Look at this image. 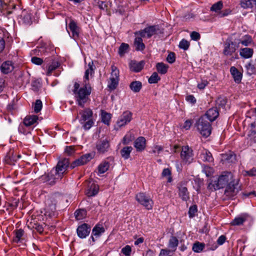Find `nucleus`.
<instances>
[{
    "mask_svg": "<svg viewBox=\"0 0 256 256\" xmlns=\"http://www.w3.org/2000/svg\"><path fill=\"white\" fill-rule=\"evenodd\" d=\"M69 160L64 158L60 160L55 168H53L48 174H42L41 178L44 182H47L50 185L54 184L56 181L60 180L69 166Z\"/></svg>",
    "mask_w": 256,
    "mask_h": 256,
    "instance_id": "obj_1",
    "label": "nucleus"
},
{
    "mask_svg": "<svg viewBox=\"0 0 256 256\" xmlns=\"http://www.w3.org/2000/svg\"><path fill=\"white\" fill-rule=\"evenodd\" d=\"M72 92L78 104L80 107L84 108V104L89 100V96L92 92V88L86 86H83L82 88H80V84L75 82Z\"/></svg>",
    "mask_w": 256,
    "mask_h": 256,
    "instance_id": "obj_2",
    "label": "nucleus"
},
{
    "mask_svg": "<svg viewBox=\"0 0 256 256\" xmlns=\"http://www.w3.org/2000/svg\"><path fill=\"white\" fill-rule=\"evenodd\" d=\"M233 179L232 174L230 172H224L220 176L217 180H212L208 186V188L211 190H216L224 188L228 181Z\"/></svg>",
    "mask_w": 256,
    "mask_h": 256,
    "instance_id": "obj_3",
    "label": "nucleus"
},
{
    "mask_svg": "<svg viewBox=\"0 0 256 256\" xmlns=\"http://www.w3.org/2000/svg\"><path fill=\"white\" fill-rule=\"evenodd\" d=\"M196 126L198 130L203 136L207 138L211 134V124L206 120V116H200L196 123Z\"/></svg>",
    "mask_w": 256,
    "mask_h": 256,
    "instance_id": "obj_4",
    "label": "nucleus"
},
{
    "mask_svg": "<svg viewBox=\"0 0 256 256\" xmlns=\"http://www.w3.org/2000/svg\"><path fill=\"white\" fill-rule=\"evenodd\" d=\"M164 33V30L160 29L158 25H154L146 27L144 30L136 32L135 34H139L141 37L150 38L156 34Z\"/></svg>",
    "mask_w": 256,
    "mask_h": 256,
    "instance_id": "obj_5",
    "label": "nucleus"
},
{
    "mask_svg": "<svg viewBox=\"0 0 256 256\" xmlns=\"http://www.w3.org/2000/svg\"><path fill=\"white\" fill-rule=\"evenodd\" d=\"M238 180L232 179L227 185L224 191L226 196L230 198L234 196L240 190Z\"/></svg>",
    "mask_w": 256,
    "mask_h": 256,
    "instance_id": "obj_6",
    "label": "nucleus"
},
{
    "mask_svg": "<svg viewBox=\"0 0 256 256\" xmlns=\"http://www.w3.org/2000/svg\"><path fill=\"white\" fill-rule=\"evenodd\" d=\"M136 200L146 209L152 210L153 206V201L152 198L147 196L144 193L140 192L136 195Z\"/></svg>",
    "mask_w": 256,
    "mask_h": 256,
    "instance_id": "obj_7",
    "label": "nucleus"
},
{
    "mask_svg": "<svg viewBox=\"0 0 256 256\" xmlns=\"http://www.w3.org/2000/svg\"><path fill=\"white\" fill-rule=\"evenodd\" d=\"M94 157L92 154L88 153L82 156L80 158L74 161L70 166V168L72 169L74 168L85 164L90 161Z\"/></svg>",
    "mask_w": 256,
    "mask_h": 256,
    "instance_id": "obj_8",
    "label": "nucleus"
},
{
    "mask_svg": "<svg viewBox=\"0 0 256 256\" xmlns=\"http://www.w3.org/2000/svg\"><path fill=\"white\" fill-rule=\"evenodd\" d=\"M238 44L227 40L224 44L223 54L226 56H232L238 48Z\"/></svg>",
    "mask_w": 256,
    "mask_h": 256,
    "instance_id": "obj_9",
    "label": "nucleus"
},
{
    "mask_svg": "<svg viewBox=\"0 0 256 256\" xmlns=\"http://www.w3.org/2000/svg\"><path fill=\"white\" fill-rule=\"evenodd\" d=\"M254 222L253 218L246 214H242L236 217L230 224H242L243 223L250 224Z\"/></svg>",
    "mask_w": 256,
    "mask_h": 256,
    "instance_id": "obj_10",
    "label": "nucleus"
},
{
    "mask_svg": "<svg viewBox=\"0 0 256 256\" xmlns=\"http://www.w3.org/2000/svg\"><path fill=\"white\" fill-rule=\"evenodd\" d=\"M132 113L128 110L123 112L117 122L118 126L122 127L130 122L132 119Z\"/></svg>",
    "mask_w": 256,
    "mask_h": 256,
    "instance_id": "obj_11",
    "label": "nucleus"
},
{
    "mask_svg": "<svg viewBox=\"0 0 256 256\" xmlns=\"http://www.w3.org/2000/svg\"><path fill=\"white\" fill-rule=\"evenodd\" d=\"M110 143L107 139L100 140L96 144V148L100 154H104L110 148Z\"/></svg>",
    "mask_w": 256,
    "mask_h": 256,
    "instance_id": "obj_12",
    "label": "nucleus"
},
{
    "mask_svg": "<svg viewBox=\"0 0 256 256\" xmlns=\"http://www.w3.org/2000/svg\"><path fill=\"white\" fill-rule=\"evenodd\" d=\"M180 156L184 161L190 163L193 159L192 150L188 146H184L182 148Z\"/></svg>",
    "mask_w": 256,
    "mask_h": 256,
    "instance_id": "obj_13",
    "label": "nucleus"
},
{
    "mask_svg": "<svg viewBox=\"0 0 256 256\" xmlns=\"http://www.w3.org/2000/svg\"><path fill=\"white\" fill-rule=\"evenodd\" d=\"M91 231L90 225H79L76 228L78 236L80 238H84L88 236Z\"/></svg>",
    "mask_w": 256,
    "mask_h": 256,
    "instance_id": "obj_14",
    "label": "nucleus"
},
{
    "mask_svg": "<svg viewBox=\"0 0 256 256\" xmlns=\"http://www.w3.org/2000/svg\"><path fill=\"white\" fill-rule=\"evenodd\" d=\"M68 29L72 32L70 37L76 40L78 38L80 28L78 26L77 24L73 20H71L68 24Z\"/></svg>",
    "mask_w": 256,
    "mask_h": 256,
    "instance_id": "obj_15",
    "label": "nucleus"
},
{
    "mask_svg": "<svg viewBox=\"0 0 256 256\" xmlns=\"http://www.w3.org/2000/svg\"><path fill=\"white\" fill-rule=\"evenodd\" d=\"M178 196L184 201H188L190 199V194L187 188L182 183L178 184Z\"/></svg>",
    "mask_w": 256,
    "mask_h": 256,
    "instance_id": "obj_16",
    "label": "nucleus"
},
{
    "mask_svg": "<svg viewBox=\"0 0 256 256\" xmlns=\"http://www.w3.org/2000/svg\"><path fill=\"white\" fill-rule=\"evenodd\" d=\"M14 236L12 238L14 243L18 244L22 242L24 240V232L22 228H16L14 232Z\"/></svg>",
    "mask_w": 256,
    "mask_h": 256,
    "instance_id": "obj_17",
    "label": "nucleus"
},
{
    "mask_svg": "<svg viewBox=\"0 0 256 256\" xmlns=\"http://www.w3.org/2000/svg\"><path fill=\"white\" fill-rule=\"evenodd\" d=\"M219 116V112L217 108H210L204 115L202 116H206V120H209L210 122H212L216 120V119Z\"/></svg>",
    "mask_w": 256,
    "mask_h": 256,
    "instance_id": "obj_18",
    "label": "nucleus"
},
{
    "mask_svg": "<svg viewBox=\"0 0 256 256\" xmlns=\"http://www.w3.org/2000/svg\"><path fill=\"white\" fill-rule=\"evenodd\" d=\"M146 139L144 137H138L134 142V146L136 151L142 152L146 148Z\"/></svg>",
    "mask_w": 256,
    "mask_h": 256,
    "instance_id": "obj_19",
    "label": "nucleus"
},
{
    "mask_svg": "<svg viewBox=\"0 0 256 256\" xmlns=\"http://www.w3.org/2000/svg\"><path fill=\"white\" fill-rule=\"evenodd\" d=\"M144 64V62L143 61L140 62H137L135 60L131 61L130 64V68L132 71L138 72L143 68Z\"/></svg>",
    "mask_w": 256,
    "mask_h": 256,
    "instance_id": "obj_20",
    "label": "nucleus"
},
{
    "mask_svg": "<svg viewBox=\"0 0 256 256\" xmlns=\"http://www.w3.org/2000/svg\"><path fill=\"white\" fill-rule=\"evenodd\" d=\"M230 72L234 82L238 84L240 82L242 76V73L234 66L230 68Z\"/></svg>",
    "mask_w": 256,
    "mask_h": 256,
    "instance_id": "obj_21",
    "label": "nucleus"
},
{
    "mask_svg": "<svg viewBox=\"0 0 256 256\" xmlns=\"http://www.w3.org/2000/svg\"><path fill=\"white\" fill-rule=\"evenodd\" d=\"M20 155L16 156V154H14V152L10 151L6 156L4 160L6 162L10 165H14L18 158H20Z\"/></svg>",
    "mask_w": 256,
    "mask_h": 256,
    "instance_id": "obj_22",
    "label": "nucleus"
},
{
    "mask_svg": "<svg viewBox=\"0 0 256 256\" xmlns=\"http://www.w3.org/2000/svg\"><path fill=\"white\" fill-rule=\"evenodd\" d=\"M80 114L82 115V118L80 120L82 124H83L87 120L91 119L90 118L92 116V112L90 108H86L80 112Z\"/></svg>",
    "mask_w": 256,
    "mask_h": 256,
    "instance_id": "obj_23",
    "label": "nucleus"
},
{
    "mask_svg": "<svg viewBox=\"0 0 256 256\" xmlns=\"http://www.w3.org/2000/svg\"><path fill=\"white\" fill-rule=\"evenodd\" d=\"M14 69L12 63L11 61H6L2 64L0 66V70L2 73L8 74Z\"/></svg>",
    "mask_w": 256,
    "mask_h": 256,
    "instance_id": "obj_24",
    "label": "nucleus"
},
{
    "mask_svg": "<svg viewBox=\"0 0 256 256\" xmlns=\"http://www.w3.org/2000/svg\"><path fill=\"white\" fill-rule=\"evenodd\" d=\"M253 54V49L248 48H242L240 51V56L244 58H252Z\"/></svg>",
    "mask_w": 256,
    "mask_h": 256,
    "instance_id": "obj_25",
    "label": "nucleus"
},
{
    "mask_svg": "<svg viewBox=\"0 0 256 256\" xmlns=\"http://www.w3.org/2000/svg\"><path fill=\"white\" fill-rule=\"evenodd\" d=\"M178 244V240L175 236H171L168 242V247L169 248L174 252L177 248Z\"/></svg>",
    "mask_w": 256,
    "mask_h": 256,
    "instance_id": "obj_26",
    "label": "nucleus"
},
{
    "mask_svg": "<svg viewBox=\"0 0 256 256\" xmlns=\"http://www.w3.org/2000/svg\"><path fill=\"white\" fill-rule=\"evenodd\" d=\"M38 120V116L36 115L27 116L24 120V123L26 126H30L36 122Z\"/></svg>",
    "mask_w": 256,
    "mask_h": 256,
    "instance_id": "obj_27",
    "label": "nucleus"
},
{
    "mask_svg": "<svg viewBox=\"0 0 256 256\" xmlns=\"http://www.w3.org/2000/svg\"><path fill=\"white\" fill-rule=\"evenodd\" d=\"M222 8L223 2L220 0L213 4L210 8V10L216 13V16H218Z\"/></svg>",
    "mask_w": 256,
    "mask_h": 256,
    "instance_id": "obj_28",
    "label": "nucleus"
},
{
    "mask_svg": "<svg viewBox=\"0 0 256 256\" xmlns=\"http://www.w3.org/2000/svg\"><path fill=\"white\" fill-rule=\"evenodd\" d=\"M98 186L94 183H92L88 186L86 194L88 196H92L96 195L98 194Z\"/></svg>",
    "mask_w": 256,
    "mask_h": 256,
    "instance_id": "obj_29",
    "label": "nucleus"
},
{
    "mask_svg": "<svg viewBox=\"0 0 256 256\" xmlns=\"http://www.w3.org/2000/svg\"><path fill=\"white\" fill-rule=\"evenodd\" d=\"M134 46L135 49L137 51H142L145 48V44L142 42V40L140 37H136L134 39Z\"/></svg>",
    "mask_w": 256,
    "mask_h": 256,
    "instance_id": "obj_30",
    "label": "nucleus"
},
{
    "mask_svg": "<svg viewBox=\"0 0 256 256\" xmlns=\"http://www.w3.org/2000/svg\"><path fill=\"white\" fill-rule=\"evenodd\" d=\"M256 0H240V5L244 9L252 8L255 6Z\"/></svg>",
    "mask_w": 256,
    "mask_h": 256,
    "instance_id": "obj_31",
    "label": "nucleus"
},
{
    "mask_svg": "<svg viewBox=\"0 0 256 256\" xmlns=\"http://www.w3.org/2000/svg\"><path fill=\"white\" fill-rule=\"evenodd\" d=\"M130 90L134 92H139L142 88V84L140 81H134L130 85Z\"/></svg>",
    "mask_w": 256,
    "mask_h": 256,
    "instance_id": "obj_32",
    "label": "nucleus"
},
{
    "mask_svg": "<svg viewBox=\"0 0 256 256\" xmlns=\"http://www.w3.org/2000/svg\"><path fill=\"white\" fill-rule=\"evenodd\" d=\"M132 150L133 148L132 146L124 147L120 151L122 156L124 160L128 159Z\"/></svg>",
    "mask_w": 256,
    "mask_h": 256,
    "instance_id": "obj_33",
    "label": "nucleus"
},
{
    "mask_svg": "<svg viewBox=\"0 0 256 256\" xmlns=\"http://www.w3.org/2000/svg\"><path fill=\"white\" fill-rule=\"evenodd\" d=\"M200 158L204 162H212L214 160L212 154L207 150L200 154Z\"/></svg>",
    "mask_w": 256,
    "mask_h": 256,
    "instance_id": "obj_34",
    "label": "nucleus"
},
{
    "mask_svg": "<svg viewBox=\"0 0 256 256\" xmlns=\"http://www.w3.org/2000/svg\"><path fill=\"white\" fill-rule=\"evenodd\" d=\"M110 168V163L104 160L98 166V172L100 174L106 172Z\"/></svg>",
    "mask_w": 256,
    "mask_h": 256,
    "instance_id": "obj_35",
    "label": "nucleus"
},
{
    "mask_svg": "<svg viewBox=\"0 0 256 256\" xmlns=\"http://www.w3.org/2000/svg\"><path fill=\"white\" fill-rule=\"evenodd\" d=\"M104 232V228L99 225H96L92 230V234L96 238L99 237Z\"/></svg>",
    "mask_w": 256,
    "mask_h": 256,
    "instance_id": "obj_36",
    "label": "nucleus"
},
{
    "mask_svg": "<svg viewBox=\"0 0 256 256\" xmlns=\"http://www.w3.org/2000/svg\"><path fill=\"white\" fill-rule=\"evenodd\" d=\"M86 211L84 209H80L76 210L74 212L76 218L77 220H82L85 218L86 216Z\"/></svg>",
    "mask_w": 256,
    "mask_h": 256,
    "instance_id": "obj_37",
    "label": "nucleus"
},
{
    "mask_svg": "<svg viewBox=\"0 0 256 256\" xmlns=\"http://www.w3.org/2000/svg\"><path fill=\"white\" fill-rule=\"evenodd\" d=\"M56 208L55 205L52 204L46 208L44 214L49 217L54 216L56 214Z\"/></svg>",
    "mask_w": 256,
    "mask_h": 256,
    "instance_id": "obj_38",
    "label": "nucleus"
},
{
    "mask_svg": "<svg viewBox=\"0 0 256 256\" xmlns=\"http://www.w3.org/2000/svg\"><path fill=\"white\" fill-rule=\"evenodd\" d=\"M205 248V244L204 243L196 242L192 246V250L196 252H200L203 250Z\"/></svg>",
    "mask_w": 256,
    "mask_h": 256,
    "instance_id": "obj_39",
    "label": "nucleus"
},
{
    "mask_svg": "<svg viewBox=\"0 0 256 256\" xmlns=\"http://www.w3.org/2000/svg\"><path fill=\"white\" fill-rule=\"evenodd\" d=\"M129 45L126 43H122L118 48V54L122 56L129 51Z\"/></svg>",
    "mask_w": 256,
    "mask_h": 256,
    "instance_id": "obj_40",
    "label": "nucleus"
},
{
    "mask_svg": "<svg viewBox=\"0 0 256 256\" xmlns=\"http://www.w3.org/2000/svg\"><path fill=\"white\" fill-rule=\"evenodd\" d=\"M156 67L158 72L161 74H165L167 72L168 68V66L162 62L158 63Z\"/></svg>",
    "mask_w": 256,
    "mask_h": 256,
    "instance_id": "obj_41",
    "label": "nucleus"
},
{
    "mask_svg": "<svg viewBox=\"0 0 256 256\" xmlns=\"http://www.w3.org/2000/svg\"><path fill=\"white\" fill-rule=\"evenodd\" d=\"M60 66V63L57 61H53L48 66L46 74L50 76L52 72Z\"/></svg>",
    "mask_w": 256,
    "mask_h": 256,
    "instance_id": "obj_42",
    "label": "nucleus"
},
{
    "mask_svg": "<svg viewBox=\"0 0 256 256\" xmlns=\"http://www.w3.org/2000/svg\"><path fill=\"white\" fill-rule=\"evenodd\" d=\"M118 79L114 78L113 77H110V81L108 84V87L111 90H114L116 88L118 84Z\"/></svg>",
    "mask_w": 256,
    "mask_h": 256,
    "instance_id": "obj_43",
    "label": "nucleus"
},
{
    "mask_svg": "<svg viewBox=\"0 0 256 256\" xmlns=\"http://www.w3.org/2000/svg\"><path fill=\"white\" fill-rule=\"evenodd\" d=\"M252 42V40L251 37L248 35H246L243 39L240 40L238 44H239L240 43L244 46H248L250 45Z\"/></svg>",
    "mask_w": 256,
    "mask_h": 256,
    "instance_id": "obj_44",
    "label": "nucleus"
},
{
    "mask_svg": "<svg viewBox=\"0 0 256 256\" xmlns=\"http://www.w3.org/2000/svg\"><path fill=\"white\" fill-rule=\"evenodd\" d=\"M160 78L159 77L158 74L154 72L148 78V81L150 84H156L160 80Z\"/></svg>",
    "mask_w": 256,
    "mask_h": 256,
    "instance_id": "obj_45",
    "label": "nucleus"
},
{
    "mask_svg": "<svg viewBox=\"0 0 256 256\" xmlns=\"http://www.w3.org/2000/svg\"><path fill=\"white\" fill-rule=\"evenodd\" d=\"M28 126H25L24 122L23 124H20L18 128L19 132L25 135L30 133V130L29 128H27Z\"/></svg>",
    "mask_w": 256,
    "mask_h": 256,
    "instance_id": "obj_46",
    "label": "nucleus"
},
{
    "mask_svg": "<svg viewBox=\"0 0 256 256\" xmlns=\"http://www.w3.org/2000/svg\"><path fill=\"white\" fill-rule=\"evenodd\" d=\"M162 176L164 177L168 176V182H171L172 181V177L171 176V171L168 168H164L162 172Z\"/></svg>",
    "mask_w": 256,
    "mask_h": 256,
    "instance_id": "obj_47",
    "label": "nucleus"
},
{
    "mask_svg": "<svg viewBox=\"0 0 256 256\" xmlns=\"http://www.w3.org/2000/svg\"><path fill=\"white\" fill-rule=\"evenodd\" d=\"M110 114H108L107 112L102 113V120L104 124L108 125L110 124Z\"/></svg>",
    "mask_w": 256,
    "mask_h": 256,
    "instance_id": "obj_48",
    "label": "nucleus"
},
{
    "mask_svg": "<svg viewBox=\"0 0 256 256\" xmlns=\"http://www.w3.org/2000/svg\"><path fill=\"white\" fill-rule=\"evenodd\" d=\"M42 102L40 100H36L34 107V112L38 113L39 112H40L42 110Z\"/></svg>",
    "mask_w": 256,
    "mask_h": 256,
    "instance_id": "obj_49",
    "label": "nucleus"
},
{
    "mask_svg": "<svg viewBox=\"0 0 256 256\" xmlns=\"http://www.w3.org/2000/svg\"><path fill=\"white\" fill-rule=\"evenodd\" d=\"M28 228L30 229H34V231H36L40 234H42L44 231L42 225H28Z\"/></svg>",
    "mask_w": 256,
    "mask_h": 256,
    "instance_id": "obj_50",
    "label": "nucleus"
},
{
    "mask_svg": "<svg viewBox=\"0 0 256 256\" xmlns=\"http://www.w3.org/2000/svg\"><path fill=\"white\" fill-rule=\"evenodd\" d=\"M174 253L170 249H162L158 256H172Z\"/></svg>",
    "mask_w": 256,
    "mask_h": 256,
    "instance_id": "obj_51",
    "label": "nucleus"
},
{
    "mask_svg": "<svg viewBox=\"0 0 256 256\" xmlns=\"http://www.w3.org/2000/svg\"><path fill=\"white\" fill-rule=\"evenodd\" d=\"M112 72L110 77L118 79L119 78V70L118 68L114 65H112L111 66Z\"/></svg>",
    "mask_w": 256,
    "mask_h": 256,
    "instance_id": "obj_52",
    "label": "nucleus"
},
{
    "mask_svg": "<svg viewBox=\"0 0 256 256\" xmlns=\"http://www.w3.org/2000/svg\"><path fill=\"white\" fill-rule=\"evenodd\" d=\"M246 68L247 70V73L249 75H252L255 73L256 68L254 64L249 62L247 65H246Z\"/></svg>",
    "mask_w": 256,
    "mask_h": 256,
    "instance_id": "obj_53",
    "label": "nucleus"
},
{
    "mask_svg": "<svg viewBox=\"0 0 256 256\" xmlns=\"http://www.w3.org/2000/svg\"><path fill=\"white\" fill-rule=\"evenodd\" d=\"M189 46L190 42L184 39L182 40L180 42V48L183 49L184 50H187Z\"/></svg>",
    "mask_w": 256,
    "mask_h": 256,
    "instance_id": "obj_54",
    "label": "nucleus"
},
{
    "mask_svg": "<svg viewBox=\"0 0 256 256\" xmlns=\"http://www.w3.org/2000/svg\"><path fill=\"white\" fill-rule=\"evenodd\" d=\"M121 252L125 256H130L132 248L130 246L126 245L122 249Z\"/></svg>",
    "mask_w": 256,
    "mask_h": 256,
    "instance_id": "obj_55",
    "label": "nucleus"
},
{
    "mask_svg": "<svg viewBox=\"0 0 256 256\" xmlns=\"http://www.w3.org/2000/svg\"><path fill=\"white\" fill-rule=\"evenodd\" d=\"M244 176H256V168H253L249 170H245L244 172Z\"/></svg>",
    "mask_w": 256,
    "mask_h": 256,
    "instance_id": "obj_56",
    "label": "nucleus"
},
{
    "mask_svg": "<svg viewBox=\"0 0 256 256\" xmlns=\"http://www.w3.org/2000/svg\"><path fill=\"white\" fill-rule=\"evenodd\" d=\"M94 66L93 62L92 61L90 62L88 64V68L86 70L85 72H87L88 74H90L91 76L94 73Z\"/></svg>",
    "mask_w": 256,
    "mask_h": 256,
    "instance_id": "obj_57",
    "label": "nucleus"
},
{
    "mask_svg": "<svg viewBox=\"0 0 256 256\" xmlns=\"http://www.w3.org/2000/svg\"><path fill=\"white\" fill-rule=\"evenodd\" d=\"M226 100L224 98L220 97L216 100L217 104L222 108L225 106L226 104Z\"/></svg>",
    "mask_w": 256,
    "mask_h": 256,
    "instance_id": "obj_58",
    "label": "nucleus"
},
{
    "mask_svg": "<svg viewBox=\"0 0 256 256\" xmlns=\"http://www.w3.org/2000/svg\"><path fill=\"white\" fill-rule=\"evenodd\" d=\"M133 139V136L131 134H126L123 138L122 142L124 144H128Z\"/></svg>",
    "mask_w": 256,
    "mask_h": 256,
    "instance_id": "obj_59",
    "label": "nucleus"
},
{
    "mask_svg": "<svg viewBox=\"0 0 256 256\" xmlns=\"http://www.w3.org/2000/svg\"><path fill=\"white\" fill-rule=\"evenodd\" d=\"M166 60L170 64L174 63L176 60L175 54L173 52H170L167 56Z\"/></svg>",
    "mask_w": 256,
    "mask_h": 256,
    "instance_id": "obj_60",
    "label": "nucleus"
},
{
    "mask_svg": "<svg viewBox=\"0 0 256 256\" xmlns=\"http://www.w3.org/2000/svg\"><path fill=\"white\" fill-rule=\"evenodd\" d=\"M197 212V206L196 205L192 206L188 211V214L190 217H192L195 215V214Z\"/></svg>",
    "mask_w": 256,
    "mask_h": 256,
    "instance_id": "obj_61",
    "label": "nucleus"
},
{
    "mask_svg": "<svg viewBox=\"0 0 256 256\" xmlns=\"http://www.w3.org/2000/svg\"><path fill=\"white\" fill-rule=\"evenodd\" d=\"M84 124L83 125V127L85 130H89L94 124V122L92 119L88 120V121L84 122Z\"/></svg>",
    "mask_w": 256,
    "mask_h": 256,
    "instance_id": "obj_62",
    "label": "nucleus"
},
{
    "mask_svg": "<svg viewBox=\"0 0 256 256\" xmlns=\"http://www.w3.org/2000/svg\"><path fill=\"white\" fill-rule=\"evenodd\" d=\"M232 12V10L230 8L224 9L223 10H221V12L220 13V14L218 17L219 18H223L228 16Z\"/></svg>",
    "mask_w": 256,
    "mask_h": 256,
    "instance_id": "obj_63",
    "label": "nucleus"
},
{
    "mask_svg": "<svg viewBox=\"0 0 256 256\" xmlns=\"http://www.w3.org/2000/svg\"><path fill=\"white\" fill-rule=\"evenodd\" d=\"M32 62L36 64L40 65L43 62V60L40 58L34 56L31 59Z\"/></svg>",
    "mask_w": 256,
    "mask_h": 256,
    "instance_id": "obj_64",
    "label": "nucleus"
}]
</instances>
